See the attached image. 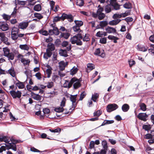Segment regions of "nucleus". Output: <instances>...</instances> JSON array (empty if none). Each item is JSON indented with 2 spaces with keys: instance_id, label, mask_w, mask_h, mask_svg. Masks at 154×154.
<instances>
[{
  "instance_id": "obj_1",
  "label": "nucleus",
  "mask_w": 154,
  "mask_h": 154,
  "mask_svg": "<svg viewBox=\"0 0 154 154\" xmlns=\"http://www.w3.org/2000/svg\"><path fill=\"white\" fill-rule=\"evenodd\" d=\"M81 81L82 79L81 78L78 79L75 77H73L71 79L68 84V86H65L64 88H70L72 87L73 84L76 82L74 84L73 86L74 88L76 89L81 86Z\"/></svg>"
},
{
  "instance_id": "obj_2",
  "label": "nucleus",
  "mask_w": 154,
  "mask_h": 154,
  "mask_svg": "<svg viewBox=\"0 0 154 154\" xmlns=\"http://www.w3.org/2000/svg\"><path fill=\"white\" fill-rule=\"evenodd\" d=\"M77 96V94H76L75 95H71L69 97L70 100V101L72 102V108H73V109H71V110H74L75 108L77 106V104L78 103V101L76 102ZM69 110H71V109L70 108Z\"/></svg>"
},
{
  "instance_id": "obj_3",
  "label": "nucleus",
  "mask_w": 154,
  "mask_h": 154,
  "mask_svg": "<svg viewBox=\"0 0 154 154\" xmlns=\"http://www.w3.org/2000/svg\"><path fill=\"white\" fill-rule=\"evenodd\" d=\"M9 93L14 99L20 98L21 97L22 93L19 91L18 90L16 91L15 90H12L10 91Z\"/></svg>"
},
{
  "instance_id": "obj_4",
  "label": "nucleus",
  "mask_w": 154,
  "mask_h": 154,
  "mask_svg": "<svg viewBox=\"0 0 154 154\" xmlns=\"http://www.w3.org/2000/svg\"><path fill=\"white\" fill-rule=\"evenodd\" d=\"M118 106L116 104H109L107 105L106 109L108 112H110L112 111L118 109Z\"/></svg>"
},
{
  "instance_id": "obj_5",
  "label": "nucleus",
  "mask_w": 154,
  "mask_h": 154,
  "mask_svg": "<svg viewBox=\"0 0 154 154\" xmlns=\"http://www.w3.org/2000/svg\"><path fill=\"white\" fill-rule=\"evenodd\" d=\"M62 20L64 21L66 19L69 22H72L74 20V17L71 14H67L63 13L62 14Z\"/></svg>"
},
{
  "instance_id": "obj_6",
  "label": "nucleus",
  "mask_w": 154,
  "mask_h": 154,
  "mask_svg": "<svg viewBox=\"0 0 154 154\" xmlns=\"http://www.w3.org/2000/svg\"><path fill=\"white\" fill-rule=\"evenodd\" d=\"M70 42L72 44H76L77 45H82V42L81 40H78V38L75 35L71 38L70 40Z\"/></svg>"
},
{
  "instance_id": "obj_7",
  "label": "nucleus",
  "mask_w": 154,
  "mask_h": 154,
  "mask_svg": "<svg viewBox=\"0 0 154 154\" xmlns=\"http://www.w3.org/2000/svg\"><path fill=\"white\" fill-rule=\"evenodd\" d=\"M149 115L146 113H140L137 116V117L140 120L146 122L147 120V118L148 117Z\"/></svg>"
},
{
  "instance_id": "obj_8",
  "label": "nucleus",
  "mask_w": 154,
  "mask_h": 154,
  "mask_svg": "<svg viewBox=\"0 0 154 154\" xmlns=\"http://www.w3.org/2000/svg\"><path fill=\"white\" fill-rule=\"evenodd\" d=\"M32 97L34 99L37 101H40L42 98V96L38 94L31 92V93Z\"/></svg>"
},
{
  "instance_id": "obj_9",
  "label": "nucleus",
  "mask_w": 154,
  "mask_h": 154,
  "mask_svg": "<svg viewBox=\"0 0 154 154\" xmlns=\"http://www.w3.org/2000/svg\"><path fill=\"white\" fill-rule=\"evenodd\" d=\"M9 29L8 25L4 22L0 23V29L2 30L5 31L8 30Z\"/></svg>"
},
{
  "instance_id": "obj_10",
  "label": "nucleus",
  "mask_w": 154,
  "mask_h": 154,
  "mask_svg": "<svg viewBox=\"0 0 154 154\" xmlns=\"http://www.w3.org/2000/svg\"><path fill=\"white\" fill-rule=\"evenodd\" d=\"M105 30L108 33H117L116 29L115 28L110 26H107L105 28Z\"/></svg>"
},
{
  "instance_id": "obj_11",
  "label": "nucleus",
  "mask_w": 154,
  "mask_h": 154,
  "mask_svg": "<svg viewBox=\"0 0 154 154\" xmlns=\"http://www.w3.org/2000/svg\"><path fill=\"white\" fill-rule=\"evenodd\" d=\"M15 79L16 81L17 82L15 85L18 87V88L20 89H22L24 88L25 85L23 82L19 81L17 79L16 77H15Z\"/></svg>"
},
{
  "instance_id": "obj_12",
  "label": "nucleus",
  "mask_w": 154,
  "mask_h": 154,
  "mask_svg": "<svg viewBox=\"0 0 154 154\" xmlns=\"http://www.w3.org/2000/svg\"><path fill=\"white\" fill-rule=\"evenodd\" d=\"M67 65V62L66 63L63 61H61L59 63V68L60 70L63 71L64 70L65 67Z\"/></svg>"
},
{
  "instance_id": "obj_13",
  "label": "nucleus",
  "mask_w": 154,
  "mask_h": 154,
  "mask_svg": "<svg viewBox=\"0 0 154 154\" xmlns=\"http://www.w3.org/2000/svg\"><path fill=\"white\" fill-rule=\"evenodd\" d=\"M29 24L28 22H24L20 23L18 25V28L24 29H26Z\"/></svg>"
},
{
  "instance_id": "obj_14",
  "label": "nucleus",
  "mask_w": 154,
  "mask_h": 154,
  "mask_svg": "<svg viewBox=\"0 0 154 154\" xmlns=\"http://www.w3.org/2000/svg\"><path fill=\"white\" fill-rule=\"evenodd\" d=\"M11 141L12 142V143H11V147L10 148H11L14 151H16L17 150V147L15 144L18 143L19 142L18 140H11Z\"/></svg>"
},
{
  "instance_id": "obj_15",
  "label": "nucleus",
  "mask_w": 154,
  "mask_h": 154,
  "mask_svg": "<svg viewBox=\"0 0 154 154\" xmlns=\"http://www.w3.org/2000/svg\"><path fill=\"white\" fill-rule=\"evenodd\" d=\"M121 21V20L120 19H117L109 21V24L111 25H116L118 24Z\"/></svg>"
},
{
  "instance_id": "obj_16",
  "label": "nucleus",
  "mask_w": 154,
  "mask_h": 154,
  "mask_svg": "<svg viewBox=\"0 0 154 154\" xmlns=\"http://www.w3.org/2000/svg\"><path fill=\"white\" fill-rule=\"evenodd\" d=\"M1 40L4 43L7 45H10V43L8 42V38L5 36V35L2 37V38H0Z\"/></svg>"
},
{
  "instance_id": "obj_17",
  "label": "nucleus",
  "mask_w": 154,
  "mask_h": 154,
  "mask_svg": "<svg viewBox=\"0 0 154 154\" xmlns=\"http://www.w3.org/2000/svg\"><path fill=\"white\" fill-rule=\"evenodd\" d=\"M9 139L7 136H3L0 135V141L1 142L4 141L6 143H8L9 142L8 141Z\"/></svg>"
},
{
  "instance_id": "obj_18",
  "label": "nucleus",
  "mask_w": 154,
  "mask_h": 154,
  "mask_svg": "<svg viewBox=\"0 0 154 154\" xmlns=\"http://www.w3.org/2000/svg\"><path fill=\"white\" fill-rule=\"evenodd\" d=\"M70 33L68 32H61V34L59 36L60 38L63 37L65 39H67L70 36Z\"/></svg>"
},
{
  "instance_id": "obj_19",
  "label": "nucleus",
  "mask_w": 154,
  "mask_h": 154,
  "mask_svg": "<svg viewBox=\"0 0 154 154\" xmlns=\"http://www.w3.org/2000/svg\"><path fill=\"white\" fill-rule=\"evenodd\" d=\"M59 54L61 56L66 57L68 56L66 50L61 49L60 50Z\"/></svg>"
},
{
  "instance_id": "obj_20",
  "label": "nucleus",
  "mask_w": 154,
  "mask_h": 154,
  "mask_svg": "<svg viewBox=\"0 0 154 154\" xmlns=\"http://www.w3.org/2000/svg\"><path fill=\"white\" fill-rule=\"evenodd\" d=\"M138 50L141 51L143 52L146 51L147 50L148 48L146 47L145 46H141V45H138L137 46Z\"/></svg>"
},
{
  "instance_id": "obj_21",
  "label": "nucleus",
  "mask_w": 154,
  "mask_h": 154,
  "mask_svg": "<svg viewBox=\"0 0 154 154\" xmlns=\"http://www.w3.org/2000/svg\"><path fill=\"white\" fill-rule=\"evenodd\" d=\"M49 50L53 51L55 49V47L54 45L51 43H49L47 45V48Z\"/></svg>"
},
{
  "instance_id": "obj_22",
  "label": "nucleus",
  "mask_w": 154,
  "mask_h": 154,
  "mask_svg": "<svg viewBox=\"0 0 154 154\" xmlns=\"http://www.w3.org/2000/svg\"><path fill=\"white\" fill-rule=\"evenodd\" d=\"M3 51L4 52V56L5 57L8 56V55L10 53V50L7 47L3 48Z\"/></svg>"
},
{
  "instance_id": "obj_23",
  "label": "nucleus",
  "mask_w": 154,
  "mask_h": 154,
  "mask_svg": "<svg viewBox=\"0 0 154 154\" xmlns=\"http://www.w3.org/2000/svg\"><path fill=\"white\" fill-rule=\"evenodd\" d=\"M129 106L127 104H124L122 106V109L124 112H127L129 109Z\"/></svg>"
},
{
  "instance_id": "obj_24",
  "label": "nucleus",
  "mask_w": 154,
  "mask_h": 154,
  "mask_svg": "<svg viewBox=\"0 0 154 154\" xmlns=\"http://www.w3.org/2000/svg\"><path fill=\"white\" fill-rule=\"evenodd\" d=\"M139 106L140 107L139 109H141L143 111H145L146 110V106L144 103H140L139 104Z\"/></svg>"
},
{
  "instance_id": "obj_25",
  "label": "nucleus",
  "mask_w": 154,
  "mask_h": 154,
  "mask_svg": "<svg viewBox=\"0 0 154 154\" xmlns=\"http://www.w3.org/2000/svg\"><path fill=\"white\" fill-rule=\"evenodd\" d=\"M78 70V69L77 67H75V66H74L70 70V74L71 75H73L77 72Z\"/></svg>"
},
{
  "instance_id": "obj_26",
  "label": "nucleus",
  "mask_w": 154,
  "mask_h": 154,
  "mask_svg": "<svg viewBox=\"0 0 154 154\" xmlns=\"http://www.w3.org/2000/svg\"><path fill=\"white\" fill-rule=\"evenodd\" d=\"M108 24V23L107 21L105 20L100 22L99 25L101 28L103 29L104 27L107 26Z\"/></svg>"
},
{
  "instance_id": "obj_27",
  "label": "nucleus",
  "mask_w": 154,
  "mask_h": 154,
  "mask_svg": "<svg viewBox=\"0 0 154 154\" xmlns=\"http://www.w3.org/2000/svg\"><path fill=\"white\" fill-rule=\"evenodd\" d=\"M21 61L23 64L24 66H26L27 65H29L30 63V61L29 59L26 60L24 58H21Z\"/></svg>"
},
{
  "instance_id": "obj_28",
  "label": "nucleus",
  "mask_w": 154,
  "mask_h": 154,
  "mask_svg": "<svg viewBox=\"0 0 154 154\" xmlns=\"http://www.w3.org/2000/svg\"><path fill=\"white\" fill-rule=\"evenodd\" d=\"M108 38L109 40H113V42L114 43H117V40L119 39V38L116 37L111 35H109L108 36Z\"/></svg>"
},
{
  "instance_id": "obj_29",
  "label": "nucleus",
  "mask_w": 154,
  "mask_h": 154,
  "mask_svg": "<svg viewBox=\"0 0 154 154\" xmlns=\"http://www.w3.org/2000/svg\"><path fill=\"white\" fill-rule=\"evenodd\" d=\"M8 73L13 77L16 76V74L14 68H11L8 70Z\"/></svg>"
},
{
  "instance_id": "obj_30",
  "label": "nucleus",
  "mask_w": 154,
  "mask_h": 154,
  "mask_svg": "<svg viewBox=\"0 0 154 154\" xmlns=\"http://www.w3.org/2000/svg\"><path fill=\"white\" fill-rule=\"evenodd\" d=\"M33 10L36 11H39L42 10V7L40 4L35 5L33 8Z\"/></svg>"
},
{
  "instance_id": "obj_31",
  "label": "nucleus",
  "mask_w": 154,
  "mask_h": 154,
  "mask_svg": "<svg viewBox=\"0 0 154 154\" xmlns=\"http://www.w3.org/2000/svg\"><path fill=\"white\" fill-rule=\"evenodd\" d=\"M19 48L22 50L28 51L29 49V47L26 45H20L19 46Z\"/></svg>"
},
{
  "instance_id": "obj_32",
  "label": "nucleus",
  "mask_w": 154,
  "mask_h": 154,
  "mask_svg": "<svg viewBox=\"0 0 154 154\" xmlns=\"http://www.w3.org/2000/svg\"><path fill=\"white\" fill-rule=\"evenodd\" d=\"M114 122V120H105L102 123L101 125L103 126L107 124H109L113 123Z\"/></svg>"
},
{
  "instance_id": "obj_33",
  "label": "nucleus",
  "mask_w": 154,
  "mask_h": 154,
  "mask_svg": "<svg viewBox=\"0 0 154 154\" xmlns=\"http://www.w3.org/2000/svg\"><path fill=\"white\" fill-rule=\"evenodd\" d=\"M74 22L75 24V25L79 27L82 26L83 24V22L82 21L75 20Z\"/></svg>"
},
{
  "instance_id": "obj_34",
  "label": "nucleus",
  "mask_w": 154,
  "mask_h": 154,
  "mask_svg": "<svg viewBox=\"0 0 154 154\" xmlns=\"http://www.w3.org/2000/svg\"><path fill=\"white\" fill-rule=\"evenodd\" d=\"M51 69H46V73L47 75V77L49 78L51 77V75L52 74V68H50Z\"/></svg>"
},
{
  "instance_id": "obj_35",
  "label": "nucleus",
  "mask_w": 154,
  "mask_h": 154,
  "mask_svg": "<svg viewBox=\"0 0 154 154\" xmlns=\"http://www.w3.org/2000/svg\"><path fill=\"white\" fill-rule=\"evenodd\" d=\"M87 67L90 71L95 69L94 65L92 63H89L87 65Z\"/></svg>"
},
{
  "instance_id": "obj_36",
  "label": "nucleus",
  "mask_w": 154,
  "mask_h": 154,
  "mask_svg": "<svg viewBox=\"0 0 154 154\" xmlns=\"http://www.w3.org/2000/svg\"><path fill=\"white\" fill-rule=\"evenodd\" d=\"M76 5L80 7H82L83 5L84 4L83 0H76Z\"/></svg>"
},
{
  "instance_id": "obj_37",
  "label": "nucleus",
  "mask_w": 154,
  "mask_h": 154,
  "mask_svg": "<svg viewBox=\"0 0 154 154\" xmlns=\"http://www.w3.org/2000/svg\"><path fill=\"white\" fill-rule=\"evenodd\" d=\"M2 17L3 19L7 21L9 20L11 18V15H9L5 14H3L2 15Z\"/></svg>"
},
{
  "instance_id": "obj_38",
  "label": "nucleus",
  "mask_w": 154,
  "mask_h": 154,
  "mask_svg": "<svg viewBox=\"0 0 154 154\" xmlns=\"http://www.w3.org/2000/svg\"><path fill=\"white\" fill-rule=\"evenodd\" d=\"M35 17L37 18L39 20H41L43 18V17L40 13H35L34 14Z\"/></svg>"
},
{
  "instance_id": "obj_39",
  "label": "nucleus",
  "mask_w": 154,
  "mask_h": 154,
  "mask_svg": "<svg viewBox=\"0 0 154 154\" xmlns=\"http://www.w3.org/2000/svg\"><path fill=\"white\" fill-rule=\"evenodd\" d=\"M124 8L127 9H130L132 8V5L129 2H126L123 5Z\"/></svg>"
},
{
  "instance_id": "obj_40",
  "label": "nucleus",
  "mask_w": 154,
  "mask_h": 154,
  "mask_svg": "<svg viewBox=\"0 0 154 154\" xmlns=\"http://www.w3.org/2000/svg\"><path fill=\"white\" fill-rule=\"evenodd\" d=\"M27 3L28 2V5H34L36 3V2L35 0H27Z\"/></svg>"
},
{
  "instance_id": "obj_41",
  "label": "nucleus",
  "mask_w": 154,
  "mask_h": 154,
  "mask_svg": "<svg viewBox=\"0 0 154 154\" xmlns=\"http://www.w3.org/2000/svg\"><path fill=\"white\" fill-rule=\"evenodd\" d=\"M6 57H7L9 60H13L14 58V54L13 53L11 52L8 55V56H6Z\"/></svg>"
},
{
  "instance_id": "obj_42",
  "label": "nucleus",
  "mask_w": 154,
  "mask_h": 154,
  "mask_svg": "<svg viewBox=\"0 0 154 154\" xmlns=\"http://www.w3.org/2000/svg\"><path fill=\"white\" fill-rule=\"evenodd\" d=\"M102 111L100 110H98L96 111L94 113V116H97L98 118L101 114Z\"/></svg>"
},
{
  "instance_id": "obj_43",
  "label": "nucleus",
  "mask_w": 154,
  "mask_h": 154,
  "mask_svg": "<svg viewBox=\"0 0 154 154\" xmlns=\"http://www.w3.org/2000/svg\"><path fill=\"white\" fill-rule=\"evenodd\" d=\"M17 10L15 7L14 9V11L11 14V16L13 17H15L16 16V14L17 12Z\"/></svg>"
},
{
  "instance_id": "obj_44",
  "label": "nucleus",
  "mask_w": 154,
  "mask_h": 154,
  "mask_svg": "<svg viewBox=\"0 0 154 154\" xmlns=\"http://www.w3.org/2000/svg\"><path fill=\"white\" fill-rule=\"evenodd\" d=\"M99 94L97 93L93 94L92 97V100L94 102H96L97 99L99 97Z\"/></svg>"
},
{
  "instance_id": "obj_45",
  "label": "nucleus",
  "mask_w": 154,
  "mask_h": 154,
  "mask_svg": "<svg viewBox=\"0 0 154 154\" xmlns=\"http://www.w3.org/2000/svg\"><path fill=\"white\" fill-rule=\"evenodd\" d=\"M102 145L103 146V149H108L107 142L106 140H104L102 141Z\"/></svg>"
},
{
  "instance_id": "obj_46",
  "label": "nucleus",
  "mask_w": 154,
  "mask_h": 154,
  "mask_svg": "<svg viewBox=\"0 0 154 154\" xmlns=\"http://www.w3.org/2000/svg\"><path fill=\"white\" fill-rule=\"evenodd\" d=\"M106 15L103 13H99L98 14V19L100 20L104 19Z\"/></svg>"
},
{
  "instance_id": "obj_47",
  "label": "nucleus",
  "mask_w": 154,
  "mask_h": 154,
  "mask_svg": "<svg viewBox=\"0 0 154 154\" xmlns=\"http://www.w3.org/2000/svg\"><path fill=\"white\" fill-rule=\"evenodd\" d=\"M104 10L106 13H109L111 11V9L110 6L106 5L104 8Z\"/></svg>"
},
{
  "instance_id": "obj_48",
  "label": "nucleus",
  "mask_w": 154,
  "mask_h": 154,
  "mask_svg": "<svg viewBox=\"0 0 154 154\" xmlns=\"http://www.w3.org/2000/svg\"><path fill=\"white\" fill-rule=\"evenodd\" d=\"M19 31V29L15 27H14L12 29L11 33L18 34Z\"/></svg>"
},
{
  "instance_id": "obj_49",
  "label": "nucleus",
  "mask_w": 154,
  "mask_h": 154,
  "mask_svg": "<svg viewBox=\"0 0 154 154\" xmlns=\"http://www.w3.org/2000/svg\"><path fill=\"white\" fill-rule=\"evenodd\" d=\"M59 33L60 32L58 28L57 27H54L53 28V34L57 35H59Z\"/></svg>"
},
{
  "instance_id": "obj_50",
  "label": "nucleus",
  "mask_w": 154,
  "mask_h": 154,
  "mask_svg": "<svg viewBox=\"0 0 154 154\" xmlns=\"http://www.w3.org/2000/svg\"><path fill=\"white\" fill-rule=\"evenodd\" d=\"M72 29L75 32H80L81 31L80 27L76 25L72 27Z\"/></svg>"
},
{
  "instance_id": "obj_51",
  "label": "nucleus",
  "mask_w": 154,
  "mask_h": 154,
  "mask_svg": "<svg viewBox=\"0 0 154 154\" xmlns=\"http://www.w3.org/2000/svg\"><path fill=\"white\" fill-rule=\"evenodd\" d=\"M143 128L145 129L146 131H148L151 128V127L149 125H145L143 126Z\"/></svg>"
},
{
  "instance_id": "obj_52",
  "label": "nucleus",
  "mask_w": 154,
  "mask_h": 154,
  "mask_svg": "<svg viewBox=\"0 0 154 154\" xmlns=\"http://www.w3.org/2000/svg\"><path fill=\"white\" fill-rule=\"evenodd\" d=\"M40 34H42V35L47 36L49 34L48 31L46 30H43L42 29L39 30L38 32Z\"/></svg>"
},
{
  "instance_id": "obj_53",
  "label": "nucleus",
  "mask_w": 154,
  "mask_h": 154,
  "mask_svg": "<svg viewBox=\"0 0 154 154\" xmlns=\"http://www.w3.org/2000/svg\"><path fill=\"white\" fill-rule=\"evenodd\" d=\"M86 95V93L85 91H83L80 94L79 99V100H82L84 98Z\"/></svg>"
},
{
  "instance_id": "obj_54",
  "label": "nucleus",
  "mask_w": 154,
  "mask_h": 154,
  "mask_svg": "<svg viewBox=\"0 0 154 154\" xmlns=\"http://www.w3.org/2000/svg\"><path fill=\"white\" fill-rule=\"evenodd\" d=\"M18 34L15 33H11L12 39L14 40H17L18 38Z\"/></svg>"
},
{
  "instance_id": "obj_55",
  "label": "nucleus",
  "mask_w": 154,
  "mask_h": 154,
  "mask_svg": "<svg viewBox=\"0 0 154 154\" xmlns=\"http://www.w3.org/2000/svg\"><path fill=\"white\" fill-rule=\"evenodd\" d=\"M64 110V109L62 107H59V108H56L54 109L55 111L58 112H63Z\"/></svg>"
},
{
  "instance_id": "obj_56",
  "label": "nucleus",
  "mask_w": 154,
  "mask_h": 154,
  "mask_svg": "<svg viewBox=\"0 0 154 154\" xmlns=\"http://www.w3.org/2000/svg\"><path fill=\"white\" fill-rule=\"evenodd\" d=\"M17 2L18 3V5L23 6L25 5L26 4L27 1H20L19 0H17Z\"/></svg>"
},
{
  "instance_id": "obj_57",
  "label": "nucleus",
  "mask_w": 154,
  "mask_h": 154,
  "mask_svg": "<svg viewBox=\"0 0 154 154\" xmlns=\"http://www.w3.org/2000/svg\"><path fill=\"white\" fill-rule=\"evenodd\" d=\"M54 85V83L53 82H48L47 83L46 87L48 88H51Z\"/></svg>"
},
{
  "instance_id": "obj_58",
  "label": "nucleus",
  "mask_w": 154,
  "mask_h": 154,
  "mask_svg": "<svg viewBox=\"0 0 154 154\" xmlns=\"http://www.w3.org/2000/svg\"><path fill=\"white\" fill-rule=\"evenodd\" d=\"M62 15L60 17H59V16H56L54 17L53 21L54 22H57L60 20H62Z\"/></svg>"
},
{
  "instance_id": "obj_59",
  "label": "nucleus",
  "mask_w": 154,
  "mask_h": 154,
  "mask_svg": "<svg viewBox=\"0 0 154 154\" xmlns=\"http://www.w3.org/2000/svg\"><path fill=\"white\" fill-rule=\"evenodd\" d=\"M49 130L51 132H53V133H57V132H60L61 131V129L59 128H57L55 129L54 130L50 129H49Z\"/></svg>"
},
{
  "instance_id": "obj_60",
  "label": "nucleus",
  "mask_w": 154,
  "mask_h": 154,
  "mask_svg": "<svg viewBox=\"0 0 154 154\" xmlns=\"http://www.w3.org/2000/svg\"><path fill=\"white\" fill-rule=\"evenodd\" d=\"M66 99L65 97L63 98V99L61 102L60 106L61 107H63L65 106Z\"/></svg>"
},
{
  "instance_id": "obj_61",
  "label": "nucleus",
  "mask_w": 154,
  "mask_h": 154,
  "mask_svg": "<svg viewBox=\"0 0 154 154\" xmlns=\"http://www.w3.org/2000/svg\"><path fill=\"white\" fill-rule=\"evenodd\" d=\"M100 42L102 44H106V38L104 37L101 38L100 40Z\"/></svg>"
},
{
  "instance_id": "obj_62",
  "label": "nucleus",
  "mask_w": 154,
  "mask_h": 154,
  "mask_svg": "<svg viewBox=\"0 0 154 154\" xmlns=\"http://www.w3.org/2000/svg\"><path fill=\"white\" fill-rule=\"evenodd\" d=\"M89 35L88 34H85V36L83 39L84 41L87 42L90 40V38L88 37Z\"/></svg>"
},
{
  "instance_id": "obj_63",
  "label": "nucleus",
  "mask_w": 154,
  "mask_h": 154,
  "mask_svg": "<svg viewBox=\"0 0 154 154\" xmlns=\"http://www.w3.org/2000/svg\"><path fill=\"white\" fill-rule=\"evenodd\" d=\"M130 11H128L127 12L126 11L125 12L122 13L121 14L122 17H125L127 16L130 14Z\"/></svg>"
},
{
  "instance_id": "obj_64",
  "label": "nucleus",
  "mask_w": 154,
  "mask_h": 154,
  "mask_svg": "<svg viewBox=\"0 0 154 154\" xmlns=\"http://www.w3.org/2000/svg\"><path fill=\"white\" fill-rule=\"evenodd\" d=\"M122 20H125L127 22H132L133 20V18L131 17H128L125 19H122Z\"/></svg>"
}]
</instances>
